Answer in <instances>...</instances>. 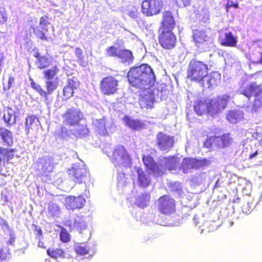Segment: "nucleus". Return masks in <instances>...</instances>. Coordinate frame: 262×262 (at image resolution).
I'll list each match as a JSON object with an SVG mask.
<instances>
[{"label": "nucleus", "mask_w": 262, "mask_h": 262, "mask_svg": "<svg viewBox=\"0 0 262 262\" xmlns=\"http://www.w3.org/2000/svg\"><path fill=\"white\" fill-rule=\"evenodd\" d=\"M127 78L132 86L144 90L150 89L156 81L152 69L147 64L131 68L128 72Z\"/></svg>", "instance_id": "nucleus-1"}, {"label": "nucleus", "mask_w": 262, "mask_h": 262, "mask_svg": "<svg viewBox=\"0 0 262 262\" xmlns=\"http://www.w3.org/2000/svg\"><path fill=\"white\" fill-rule=\"evenodd\" d=\"M240 94L245 95L248 99L253 96L254 103L252 107V112H257L262 104V87L255 82H252L246 86L241 88Z\"/></svg>", "instance_id": "nucleus-2"}, {"label": "nucleus", "mask_w": 262, "mask_h": 262, "mask_svg": "<svg viewBox=\"0 0 262 262\" xmlns=\"http://www.w3.org/2000/svg\"><path fill=\"white\" fill-rule=\"evenodd\" d=\"M208 73L206 64L199 61L191 60L187 69V77L191 80L199 82H202Z\"/></svg>", "instance_id": "nucleus-3"}, {"label": "nucleus", "mask_w": 262, "mask_h": 262, "mask_svg": "<svg viewBox=\"0 0 262 262\" xmlns=\"http://www.w3.org/2000/svg\"><path fill=\"white\" fill-rule=\"evenodd\" d=\"M230 98V96L226 94L212 99H206V103L208 104V114L213 116L221 113L226 108Z\"/></svg>", "instance_id": "nucleus-4"}, {"label": "nucleus", "mask_w": 262, "mask_h": 262, "mask_svg": "<svg viewBox=\"0 0 262 262\" xmlns=\"http://www.w3.org/2000/svg\"><path fill=\"white\" fill-rule=\"evenodd\" d=\"M110 159L116 167L127 168L130 166V157L123 146H117Z\"/></svg>", "instance_id": "nucleus-5"}, {"label": "nucleus", "mask_w": 262, "mask_h": 262, "mask_svg": "<svg viewBox=\"0 0 262 262\" xmlns=\"http://www.w3.org/2000/svg\"><path fill=\"white\" fill-rule=\"evenodd\" d=\"M211 162L206 159L198 160L193 158H184L181 163L180 169L184 173L190 172L192 169H198L208 166Z\"/></svg>", "instance_id": "nucleus-6"}, {"label": "nucleus", "mask_w": 262, "mask_h": 262, "mask_svg": "<svg viewBox=\"0 0 262 262\" xmlns=\"http://www.w3.org/2000/svg\"><path fill=\"white\" fill-rule=\"evenodd\" d=\"M69 175L73 181L75 183H85L88 179L89 173L84 164H75L69 170Z\"/></svg>", "instance_id": "nucleus-7"}, {"label": "nucleus", "mask_w": 262, "mask_h": 262, "mask_svg": "<svg viewBox=\"0 0 262 262\" xmlns=\"http://www.w3.org/2000/svg\"><path fill=\"white\" fill-rule=\"evenodd\" d=\"M83 118V113L79 109L72 107L68 110L62 115L63 123L71 128L79 123Z\"/></svg>", "instance_id": "nucleus-8"}, {"label": "nucleus", "mask_w": 262, "mask_h": 262, "mask_svg": "<svg viewBox=\"0 0 262 262\" xmlns=\"http://www.w3.org/2000/svg\"><path fill=\"white\" fill-rule=\"evenodd\" d=\"M130 177L133 181L137 179V184L142 187L148 186L150 183L149 174L138 166H135L132 169Z\"/></svg>", "instance_id": "nucleus-9"}, {"label": "nucleus", "mask_w": 262, "mask_h": 262, "mask_svg": "<svg viewBox=\"0 0 262 262\" xmlns=\"http://www.w3.org/2000/svg\"><path fill=\"white\" fill-rule=\"evenodd\" d=\"M158 208L161 213L168 215L176 210L175 201L169 195H163L158 200Z\"/></svg>", "instance_id": "nucleus-10"}, {"label": "nucleus", "mask_w": 262, "mask_h": 262, "mask_svg": "<svg viewBox=\"0 0 262 262\" xmlns=\"http://www.w3.org/2000/svg\"><path fill=\"white\" fill-rule=\"evenodd\" d=\"M92 124L95 130L103 136L108 135L109 132L113 133L115 129L114 123H107L104 118L100 119H93Z\"/></svg>", "instance_id": "nucleus-11"}, {"label": "nucleus", "mask_w": 262, "mask_h": 262, "mask_svg": "<svg viewBox=\"0 0 262 262\" xmlns=\"http://www.w3.org/2000/svg\"><path fill=\"white\" fill-rule=\"evenodd\" d=\"M118 81L113 76L102 79L100 83V90L104 95L114 94L117 90Z\"/></svg>", "instance_id": "nucleus-12"}, {"label": "nucleus", "mask_w": 262, "mask_h": 262, "mask_svg": "<svg viewBox=\"0 0 262 262\" xmlns=\"http://www.w3.org/2000/svg\"><path fill=\"white\" fill-rule=\"evenodd\" d=\"M161 8V0H145L142 4L143 13L148 16L159 13Z\"/></svg>", "instance_id": "nucleus-13"}, {"label": "nucleus", "mask_w": 262, "mask_h": 262, "mask_svg": "<svg viewBox=\"0 0 262 262\" xmlns=\"http://www.w3.org/2000/svg\"><path fill=\"white\" fill-rule=\"evenodd\" d=\"M159 42L163 48L170 49L175 46L176 37L172 31L162 30L159 36Z\"/></svg>", "instance_id": "nucleus-14"}, {"label": "nucleus", "mask_w": 262, "mask_h": 262, "mask_svg": "<svg viewBox=\"0 0 262 262\" xmlns=\"http://www.w3.org/2000/svg\"><path fill=\"white\" fill-rule=\"evenodd\" d=\"M157 144L162 150H168L172 147L174 142V137L162 132L159 133L156 137Z\"/></svg>", "instance_id": "nucleus-15"}, {"label": "nucleus", "mask_w": 262, "mask_h": 262, "mask_svg": "<svg viewBox=\"0 0 262 262\" xmlns=\"http://www.w3.org/2000/svg\"><path fill=\"white\" fill-rule=\"evenodd\" d=\"M68 225L72 230H75L81 233L88 227L86 217L82 215H76L69 221Z\"/></svg>", "instance_id": "nucleus-16"}, {"label": "nucleus", "mask_w": 262, "mask_h": 262, "mask_svg": "<svg viewBox=\"0 0 262 262\" xmlns=\"http://www.w3.org/2000/svg\"><path fill=\"white\" fill-rule=\"evenodd\" d=\"M54 166L53 159L50 157H44L38 161V168L43 174H48L53 171Z\"/></svg>", "instance_id": "nucleus-17"}, {"label": "nucleus", "mask_w": 262, "mask_h": 262, "mask_svg": "<svg viewBox=\"0 0 262 262\" xmlns=\"http://www.w3.org/2000/svg\"><path fill=\"white\" fill-rule=\"evenodd\" d=\"M85 203V199L81 196L75 197L68 196L65 198L64 204L69 209H80L83 207Z\"/></svg>", "instance_id": "nucleus-18"}, {"label": "nucleus", "mask_w": 262, "mask_h": 262, "mask_svg": "<svg viewBox=\"0 0 262 262\" xmlns=\"http://www.w3.org/2000/svg\"><path fill=\"white\" fill-rule=\"evenodd\" d=\"M178 163V158L174 156L168 158L163 157L158 161V165L160 168L163 170V173L166 169L169 170L176 169Z\"/></svg>", "instance_id": "nucleus-19"}, {"label": "nucleus", "mask_w": 262, "mask_h": 262, "mask_svg": "<svg viewBox=\"0 0 262 262\" xmlns=\"http://www.w3.org/2000/svg\"><path fill=\"white\" fill-rule=\"evenodd\" d=\"M221 75L218 72H213L205 77L202 82H201V85L205 88H212L217 85L220 83Z\"/></svg>", "instance_id": "nucleus-20"}, {"label": "nucleus", "mask_w": 262, "mask_h": 262, "mask_svg": "<svg viewBox=\"0 0 262 262\" xmlns=\"http://www.w3.org/2000/svg\"><path fill=\"white\" fill-rule=\"evenodd\" d=\"M219 39L222 46L227 47H235L237 42V37L231 32H221Z\"/></svg>", "instance_id": "nucleus-21"}, {"label": "nucleus", "mask_w": 262, "mask_h": 262, "mask_svg": "<svg viewBox=\"0 0 262 262\" xmlns=\"http://www.w3.org/2000/svg\"><path fill=\"white\" fill-rule=\"evenodd\" d=\"M143 161L147 168L152 171L156 175L159 176L163 174V170L160 168L159 165L156 164L153 158L149 156H144Z\"/></svg>", "instance_id": "nucleus-22"}, {"label": "nucleus", "mask_w": 262, "mask_h": 262, "mask_svg": "<svg viewBox=\"0 0 262 262\" xmlns=\"http://www.w3.org/2000/svg\"><path fill=\"white\" fill-rule=\"evenodd\" d=\"M163 30L172 31L176 26L173 16L169 11H165L163 15Z\"/></svg>", "instance_id": "nucleus-23"}, {"label": "nucleus", "mask_w": 262, "mask_h": 262, "mask_svg": "<svg viewBox=\"0 0 262 262\" xmlns=\"http://www.w3.org/2000/svg\"><path fill=\"white\" fill-rule=\"evenodd\" d=\"M193 38L195 43L198 44L211 41L210 36L206 31L195 30L193 32Z\"/></svg>", "instance_id": "nucleus-24"}, {"label": "nucleus", "mask_w": 262, "mask_h": 262, "mask_svg": "<svg viewBox=\"0 0 262 262\" xmlns=\"http://www.w3.org/2000/svg\"><path fill=\"white\" fill-rule=\"evenodd\" d=\"M0 137L4 145L8 146L13 145V136L10 130L5 128L0 127Z\"/></svg>", "instance_id": "nucleus-25"}, {"label": "nucleus", "mask_w": 262, "mask_h": 262, "mask_svg": "<svg viewBox=\"0 0 262 262\" xmlns=\"http://www.w3.org/2000/svg\"><path fill=\"white\" fill-rule=\"evenodd\" d=\"M147 94H144L139 100L140 106L142 108H151L154 103V96L150 94V89L145 90Z\"/></svg>", "instance_id": "nucleus-26"}, {"label": "nucleus", "mask_w": 262, "mask_h": 262, "mask_svg": "<svg viewBox=\"0 0 262 262\" xmlns=\"http://www.w3.org/2000/svg\"><path fill=\"white\" fill-rule=\"evenodd\" d=\"M71 128L70 129V134L74 135L77 137H84L89 132V129L85 124H80L78 123Z\"/></svg>", "instance_id": "nucleus-27"}, {"label": "nucleus", "mask_w": 262, "mask_h": 262, "mask_svg": "<svg viewBox=\"0 0 262 262\" xmlns=\"http://www.w3.org/2000/svg\"><path fill=\"white\" fill-rule=\"evenodd\" d=\"M217 146L222 148H226L231 145L233 143V138L229 133L224 134L215 138Z\"/></svg>", "instance_id": "nucleus-28"}, {"label": "nucleus", "mask_w": 262, "mask_h": 262, "mask_svg": "<svg viewBox=\"0 0 262 262\" xmlns=\"http://www.w3.org/2000/svg\"><path fill=\"white\" fill-rule=\"evenodd\" d=\"M118 58L122 63L127 64L133 63L134 59L132 52L126 49L120 50Z\"/></svg>", "instance_id": "nucleus-29"}, {"label": "nucleus", "mask_w": 262, "mask_h": 262, "mask_svg": "<svg viewBox=\"0 0 262 262\" xmlns=\"http://www.w3.org/2000/svg\"><path fill=\"white\" fill-rule=\"evenodd\" d=\"M150 196L148 193H141L137 197L135 204L140 208L147 207L149 203Z\"/></svg>", "instance_id": "nucleus-30"}, {"label": "nucleus", "mask_w": 262, "mask_h": 262, "mask_svg": "<svg viewBox=\"0 0 262 262\" xmlns=\"http://www.w3.org/2000/svg\"><path fill=\"white\" fill-rule=\"evenodd\" d=\"M48 31V26H39L33 29V32L36 36L42 40H49L50 37L47 36V32Z\"/></svg>", "instance_id": "nucleus-31"}, {"label": "nucleus", "mask_w": 262, "mask_h": 262, "mask_svg": "<svg viewBox=\"0 0 262 262\" xmlns=\"http://www.w3.org/2000/svg\"><path fill=\"white\" fill-rule=\"evenodd\" d=\"M194 110L198 115H202L205 113L208 114V104L206 103V100H198L196 101L194 105Z\"/></svg>", "instance_id": "nucleus-32"}, {"label": "nucleus", "mask_w": 262, "mask_h": 262, "mask_svg": "<svg viewBox=\"0 0 262 262\" xmlns=\"http://www.w3.org/2000/svg\"><path fill=\"white\" fill-rule=\"evenodd\" d=\"M3 119L4 121L8 125L15 123L16 117L14 111L11 108L7 107L6 110L4 111Z\"/></svg>", "instance_id": "nucleus-33"}, {"label": "nucleus", "mask_w": 262, "mask_h": 262, "mask_svg": "<svg viewBox=\"0 0 262 262\" xmlns=\"http://www.w3.org/2000/svg\"><path fill=\"white\" fill-rule=\"evenodd\" d=\"M15 149H9L0 147V154L3 156V164L5 161L9 162L14 157Z\"/></svg>", "instance_id": "nucleus-34"}, {"label": "nucleus", "mask_w": 262, "mask_h": 262, "mask_svg": "<svg viewBox=\"0 0 262 262\" xmlns=\"http://www.w3.org/2000/svg\"><path fill=\"white\" fill-rule=\"evenodd\" d=\"M123 121L126 125L132 129H139L143 126V123L140 121L132 119L127 116L124 117Z\"/></svg>", "instance_id": "nucleus-35"}, {"label": "nucleus", "mask_w": 262, "mask_h": 262, "mask_svg": "<svg viewBox=\"0 0 262 262\" xmlns=\"http://www.w3.org/2000/svg\"><path fill=\"white\" fill-rule=\"evenodd\" d=\"M243 117V114L241 111H231L227 116V119L231 123H235Z\"/></svg>", "instance_id": "nucleus-36"}, {"label": "nucleus", "mask_w": 262, "mask_h": 262, "mask_svg": "<svg viewBox=\"0 0 262 262\" xmlns=\"http://www.w3.org/2000/svg\"><path fill=\"white\" fill-rule=\"evenodd\" d=\"M75 251L78 254L76 259L80 261L82 259L81 256L89 253V249L87 248L85 244H78L75 246Z\"/></svg>", "instance_id": "nucleus-37"}, {"label": "nucleus", "mask_w": 262, "mask_h": 262, "mask_svg": "<svg viewBox=\"0 0 262 262\" xmlns=\"http://www.w3.org/2000/svg\"><path fill=\"white\" fill-rule=\"evenodd\" d=\"M46 92L47 96L51 95L55 91L58 85V79L45 80Z\"/></svg>", "instance_id": "nucleus-38"}, {"label": "nucleus", "mask_w": 262, "mask_h": 262, "mask_svg": "<svg viewBox=\"0 0 262 262\" xmlns=\"http://www.w3.org/2000/svg\"><path fill=\"white\" fill-rule=\"evenodd\" d=\"M58 72V69L55 67L51 69L45 70L43 72L45 80L58 79V77H56Z\"/></svg>", "instance_id": "nucleus-39"}, {"label": "nucleus", "mask_w": 262, "mask_h": 262, "mask_svg": "<svg viewBox=\"0 0 262 262\" xmlns=\"http://www.w3.org/2000/svg\"><path fill=\"white\" fill-rule=\"evenodd\" d=\"M38 122V119L34 115L28 116L26 119V131L27 134L29 133V130L32 129L34 124H36Z\"/></svg>", "instance_id": "nucleus-40"}, {"label": "nucleus", "mask_w": 262, "mask_h": 262, "mask_svg": "<svg viewBox=\"0 0 262 262\" xmlns=\"http://www.w3.org/2000/svg\"><path fill=\"white\" fill-rule=\"evenodd\" d=\"M47 252L48 255L55 259L58 257L61 258L66 257L64 251L60 249H56L54 250L48 249Z\"/></svg>", "instance_id": "nucleus-41"}, {"label": "nucleus", "mask_w": 262, "mask_h": 262, "mask_svg": "<svg viewBox=\"0 0 262 262\" xmlns=\"http://www.w3.org/2000/svg\"><path fill=\"white\" fill-rule=\"evenodd\" d=\"M48 211L49 214L52 216H58L60 214L59 206L54 203H50L48 205Z\"/></svg>", "instance_id": "nucleus-42"}, {"label": "nucleus", "mask_w": 262, "mask_h": 262, "mask_svg": "<svg viewBox=\"0 0 262 262\" xmlns=\"http://www.w3.org/2000/svg\"><path fill=\"white\" fill-rule=\"evenodd\" d=\"M31 86L32 89L37 92L39 95L45 98L46 100L48 99V96L46 91H45L39 84L36 83L32 79H31Z\"/></svg>", "instance_id": "nucleus-43"}, {"label": "nucleus", "mask_w": 262, "mask_h": 262, "mask_svg": "<svg viewBox=\"0 0 262 262\" xmlns=\"http://www.w3.org/2000/svg\"><path fill=\"white\" fill-rule=\"evenodd\" d=\"M207 178L205 173L201 172L196 173L193 178V181L198 185L202 184Z\"/></svg>", "instance_id": "nucleus-44"}, {"label": "nucleus", "mask_w": 262, "mask_h": 262, "mask_svg": "<svg viewBox=\"0 0 262 262\" xmlns=\"http://www.w3.org/2000/svg\"><path fill=\"white\" fill-rule=\"evenodd\" d=\"M39 66L38 68L40 69H45L49 67L51 64V61L46 56H41L38 59Z\"/></svg>", "instance_id": "nucleus-45"}, {"label": "nucleus", "mask_w": 262, "mask_h": 262, "mask_svg": "<svg viewBox=\"0 0 262 262\" xmlns=\"http://www.w3.org/2000/svg\"><path fill=\"white\" fill-rule=\"evenodd\" d=\"M68 85L74 90H76L79 86V82L77 78L73 77L68 79Z\"/></svg>", "instance_id": "nucleus-46"}, {"label": "nucleus", "mask_w": 262, "mask_h": 262, "mask_svg": "<svg viewBox=\"0 0 262 262\" xmlns=\"http://www.w3.org/2000/svg\"><path fill=\"white\" fill-rule=\"evenodd\" d=\"M120 50L114 46H111L106 49L107 55L108 56H117L118 57Z\"/></svg>", "instance_id": "nucleus-47"}, {"label": "nucleus", "mask_w": 262, "mask_h": 262, "mask_svg": "<svg viewBox=\"0 0 262 262\" xmlns=\"http://www.w3.org/2000/svg\"><path fill=\"white\" fill-rule=\"evenodd\" d=\"M74 90V89H73L71 87H70L68 85L65 86L63 89V93L64 96L67 99L71 98L73 95Z\"/></svg>", "instance_id": "nucleus-48"}, {"label": "nucleus", "mask_w": 262, "mask_h": 262, "mask_svg": "<svg viewBox=\"0 0 262 262\" xmlns=\"http://www.w3.org/2000/svg\"><path fill=\"white\" fill-rule=\"evenodd\" d=\"M127 178L124 173H118L117 177V182L119 186H125L127 183Z\"/></svg>", "instance_id": "nucleus-49"}, {"label": "nucleus", "mask_w": 262, "mask_h": 262, "mask_svg": "<svg viewBox=\"0 0 262 262\" xmlns=\"http://www.w3.org/2000/svg\"><path fill=\"white\" fill-rule=\"evenodd\" d=\"M70 235L65 229H62L60 233V238L62 242L67 243L70 240Z\"/></svg>", "instance_id": "nucleus-50"}, {"label": "nucleus", "mask_w": 262, "mask_h": 262, "mask_svg": "<svg viewBox=\"0 0 262 262\" xmlns=\"http://www.w3.org/2000/svg\"><path fill=\"white\" fill-rule=\"evenodd\" d=\"M252 210L253 205L251 203L249 202H247L246 204H245L242 208L243 213L246 214H249Z\"/></svg>", "instance_id": "nucleus-51"}, {"label": "nucleus", "mask_w": 262, "mask_h": 262, "mask_svg": "<svg viewBox=\"0 0 262 262\" xmlns=\"http://www.w3.org/2000/svg\"><path fill=\"white\" fill-rule=\"evenodd\" d=\"M171 187L172 190L177 192L179 194L181 193L182 191V186L180 182H175L171 183Z\"/></svg>", "instance_id": "nucleus-52"}, {"label": "nucleus", "mask_w": 262, "mask_h": 262, "mask_svg": "<svg viewBox=\"0 0 262 262\" xmlns=\"http://www.w3.org/2000/svg\"><path fill=\"white\" fill-rule=\"evenodd\" d=\"M7 19V13L5 8L0 7V24L5 23Z\"/></svg>", "instance_id": "nucleus-53"}, {"label": "nucleus", "mask_w": 262, "mask_h": 262, "mask_svg": "<svg viewBox=\"0 0 262 262\" xmlns=\"http://www.w3.org/2000/svg\"><path fill=\"white\" fill-rule=\"evenodd\" d=\"M14 83V78L13 77L10 76L9 78L8 83L7 85L4 84V90L6 91L9 90L12 84Z\"/></svg>", "instance_id": "nucleus-54"}, {"label": "nucleus", "mask_w": 262, "mask_h": 262, "mask_svg": "<svg viewBox=\"0 0 262 262\" xmlns=\"http://www.w3.org/2000/svg\"><path fill=\"white\" fill-rule=\"evenodd\" d=\"M50 24L48 21V17H41L39 19V26H48Z\"/></svg>", "instance_id": "nucleus-55"}, {"label": "nucleus", "mask_w": 262, "mask_h": 262, "mask_svg": "<svg viewBox=\"0 0 262 262\" xmlns=\"http://www.w3.org/2000/svg\"><path fill=\"white\" fill-rule=\"evenodd\" d=\"M35 232H36V238L38 240L41 239L42 231L40 228H38L37 226L35 227Z\"/></svg>", "instance_id": "nucleus-56"}, {"label": "nucleus", "mask_w": 262, "mask_h": 262, "mask_svg": "<svg viewBox=\"0 0 262 262\" xmlns=\"http://www.w3.org/2000/svg\"><path fill=\"white\" fill-rule=\"evenodd\" d=\"M75 55L77 58H80L83 57L82 55V51L79 48H76L75 49Z\"/></svg>", "instance_id": "nucleus-57"}, {"label": "nucleus", "mask_w": 262, "mask_h": 262, "mask_svg": "<svg viewBox=\"0 0 262 262\" xmlns=\"http://www.w3.org/2000/svg\"><path fill=\"white\" fill-rule=\"evenodd\" d=\"M7 257V254L4 249L0 247V259L4 260Z\"/></svg>", "instance_id": "nucleus-58"}, {"label": "nucleus", "mask_w": 262, "mask_h": 262, "mask_svg": "<svg viewBox=\"0 0 262 262\" xmlns=\"http://www.w3.org/2000/svg\"><path fill=\"white\" fill-rule=\"evenodd\" d=\"M3 158V155L0 154V173L2 175H5V173H4L2 171V165L3 164V161L2 159Z\"/></svg>", "instance_id": "nucleus-59"}, {"label": "nucleus", "mask_w": 262, "mask_h": 262, "mask_svg": "<svg viewBox=\"0 0 262 262\" xmlns=\"http://www.w3.org/2000/svg\"><path fill=\"white\" fill-rule=\"evenodd\" d=\"M0 224L4 227V228H5L6 229L8 228L9 226L7 224V222L3 219H1L0 220Z\"/></svg>", "instance_id": "nucleus-60"}, {"label": "nucleus", "mask_w": 262, "mask_h": 262, "mask_svg": "<svg viewBox=\"0 0 262 262\" xmlns=\"http://www.w3.org/2000/svg\"><path fill=\"white\" fill-rule=\"evenodd\" d=\"M78 62L79 63L80 65L82 66H84L85 62L83 59V57H81L80 58H78Z\"/></svg>", "instance_id": "nucleus-61"}, {"label": "nucleus", "mask_w": 262, "mask_h": 262, "mask_svg": "<svg viewBox=\"0 0 262 262\" xmlns=\"http://www.w3.org/2000/svg\"><path fill=\"white\" fill-rule=\"evenodd\" d=\"M184 6H188L190 4L191 0H181Z\"/></svg>", "instance_id": "nucleus-62"}, {"label": "nucleus", "mask_w": 262, "mask_h": 262, "mask_svg": "<svg viewBox=\"0 0 262 262\" xmlns=\"http://www.w3.org/2000/svg\"><path fill=\"white\" fill-rule=\"evenodd\" d=\"M38 247L40 248H46V247L44 246L43 242H42L41 239L38 240Z\"/></svg>", "instance_id": "nucleus-63"}, {"label": "nucleus", "mask_w": 262, "mask_h": 262, "mask_svg": "<svg viewBox=\"0 0 262 262\" xmlns=\"http://www.w3.org/2000/svg\"><path fill=\"white\" fill-rule=\"evenodd\" d=\"M258 155V152L256 151L250 156V158L252 159Z\"/></svg>", "instance_id": "nucleus-64"}]
</instances>
